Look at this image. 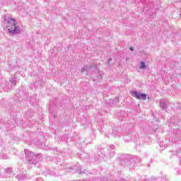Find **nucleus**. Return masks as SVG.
Returning a JSON list of instances; mask_svg holds the SVG:
<instances>
[{
	"label": "nucleus",
	"instance_id": "obj_2",
	"mask_svg": "<svg viewBox=\"0 0 181 181\" xmlns=\"http://www.w3.org/2000/svg\"><path fill=\"white\" fill-rule=\"evenodd\" d=\"M132 95L137 98V100H141L142 101L146 100V94L141 92L132 91Z\"/></svg>",
	"mask_w": 181,
	"mask_h": 181
},
{
	"label": "nucleus",
	"instance_id": "obj_4",
	"mask_svg": "<svg viewBox=\"0 0 181 181\" xmlns=\"http://www.w3.org/2000/svg\"><path fill=\"white\" fill-rule=\"evenodd\" d=\"M129 50H131L132 52H134V49L132 47H129Z\"/></svg>",
	"mask_w": 181,
	"mask_h": 181
},
{
	"label": "nucleus",
	"instance_id": "obj_3",
	"mask_svg": "<svg viewBox=\"0 0 181 181\" xmlns=\"http://www.w3.org/2000/svg\"><path fill=\"white\" fill-rule=\"evenodd\" d=\"M145 67H146L145 62H141L140 69H145Z\"/></svg>",
	"mask_w": 181,
	"mask_h": 181
},
{
	"label": "nucleus",
	"instance_id": "obj_1",
	"mask_svg": "<svg viewBox=\"0 0 181 181\" xmlns=\"http://www.w3.org/2000/svg\"><path fill=\"white\" fill-rule=\"evenodd\" d=\"M17 25L18 23H16V20L13 18H10L8 20L6 28L10 35H16V33H21V29Z\"/></svg>",
	"mask_w": 181,
	"mask_h": 181
}]
</instances>
